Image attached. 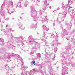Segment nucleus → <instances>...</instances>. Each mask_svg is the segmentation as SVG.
<instances>
[{"label":"nucleus","mask_w":75,"mask_h":75,"mask_svg":"<svg viewBox=\"0 0 75 75\" xmlns=\"http://www.w3.org/2000/svg\"><path fill=\"white\" fill-rule=\"evenodd\" d=\"M31 9L32 10L31 12L32 13V17L33 18L34 21H37L38 19H37L38 17H42L41 20L42 21L44 22L46 21L47 23H48V19L47 18V16H42V13L44 12V9H42V10H40L39 12V16L37 17V15L38 14L37 11L35 10L34 7L33 6H31ZM47 20V21H46Z\"/></svg>","instance_id":"nucleus-1"},{"label":"nucleus","mask_w":75,"mask_h":75,"mask_svg":"<svg viewBox=\"0 0 75 75\" xmlns=\"http://www.w3.org/2000/svg\"><path fill=\"white\" fill-rule=\"evenodd\" d=\"M62 62H63L62 64H63V65L62 66V68H63V69L61 73L62 75H66L67 74H68L67 71L68 68L66 67V65H67V66L69 65V64L67 62L65 59H64Z\"/></svg>","instance_id":"nucleus-2"},{"label":"nucleus","mask_w":75,"mask_h":75,"mask_svg":"<svg viewBox=\"0 0 75 75\" xmlns=\"http://www.w3.org/2000/svg\"><path fill=\"white\" fill-rule=\"evenodd\" d=\"M63 8L64 10H65L66 11H69V14H70V16H73V13H74L73 12L74 10L71 9V7L68 6V5H63Z\"/></svg>","instance_id":"nucleus-3"},{"label":"nucleus","mask_w":75,"mask_h":75,"mask_svg":"<svg viewBox=\"0 0 75 75\" xmlns=\"http://www.w3.org/2000/svg\"><path fill=\"white\" fill-rule=\"evenodd\" d=\"M5 1L7 2V1L8 3V6L10 8L13 7V3L11 1H10V0H4Z\"/></svg>","instance_id":"nucleus-4"},{"label":"nucleus","mask_w":75,"mask_h":75,"mask_svg":"<svg viewBox=\"0 0 75 75\" xmlns=\"http://www.w3.org/2000/svg\"><path fill=\"white\" fill-rule=\"evenodd\" d=\"M29 39L30 40L29 41V42L30 43V42H35V40L34 39V38L32 36H30L29 37H28Z\"/></svg>","instance_id":"nucleus-5"},{"label":"nucleus","mask_w":75,"mask_h":75,"mask_svg":"<svg viewBox=\"0 0 75 75\" xmlns=\"http://www.w3.org/2000/svg\"><path fill=\"white\" fill-rule=\"evenodd\" d=\"M67 12L66 11H63L62 13H59V14H62V16L63 17V18H65L67 16Z\"/></svg>","instance_id":"nucleus-6"},{"label":"nucleus","mask_w":75,"mask_h":75,"mask_svg":"<svg viewBox=\"0 0 75 75\" xmlns=\"http://www.w3.org/2000/svg\"><path fill=\"white\" fill-rule=\"evenodd\" d=\"M58 44V41L57 40H55L52 42V46H54V45Z\"/></svg>","instance_id":"nucleus-7"},{"label":"nucleus","mask_w":75,"mask_h":75,"mask_svg":"<svg viewBox=\"0 0 75 75\" xmlns=\"http://www.w3.org/2000/svg\"><path fill=\"white\" fill-rule=\"evenodd\" d=\"M6 28L7 29V32H11L13 31V30L8 27V25H6Z\"/></svg>","instance_id":"nucleus-8"},{"label":"nucleus","mask_w":75,"mask_h":75,"mask_svg":"<svg viewBox=\"0 0 75 75\" xmlns=\"http://www.w3.org/2000/svg\"><path fill=\"white\" fill-rule=\"evenodd\" d=\"M18 66H19L20 67H21V69H22V72H24V69H25V68H24V67L23 64H19Z\"/></svg>","instance_id":"nucleus-9"},{"label":"nucleus","mask_w":75,"mask_h":75,"mask_svg":"<svg viewBox=\"0 0 75 75\" xmlns=\"http://www.w3.org/2000/svg\"><path fill=\"white\" fill-rule=\"evenodd\" d=\"M14 55V54L13 53H12V54H9V53H6L5 54H4L5 56H6V57H8L9 58H10V56L11 57V56H13Z\"/></svg>","instance_id":"nucleus-10"},{"label":"nucleus","mask_w":75,"mask_h":75,"mask_svg":"<svg viewBox=\"0 0 75 75\" xmlns=\"http://www.w3.org/2000/svg\"><path fill=\"white\" fill-rule=\"evenodd\" d=\"M17 25H18L19 28H21L22 30H24V28H23L22 26V25L21 24V23H18L17 24Z\"/></svg>","instance_id":"nucleus-11"},{"label":"nucleus","mask_w":75,"mask_h":75,"mask_svg":"<svg viewBox=\"0 0 75 75\" xmlns=\"http://www.w3.org/2000/svg\"><path fill=\"white\" fill-rule=\"evenodd\" d=\"M3 28V25H1V31H3L4 33L5 34H7V31H6V30H4V29H3V28Z\"/></svg>","instance_id":"nucleus-12"},{"label":"nucleus","mask_w":75,"mask_h":75,"mask_svg":"<svg viewBox=\"0 0 75 75\" xmlns=\"http://www.w3.org/2000/svg\"><path fill=\"white\" fill-rule=\"evenodd\" d=\"M0 14H1V16L3 17V16H5V12L4 10H3L2 9L0 10Z\"/></svg>","instance_id":"nucleus-13"},{"label":"nucleus","mask_w":75,"mask_h":75,"mask_svg":"<svg viewBox=\"0 0 75 75\" xmlns=\"http://www.w3.org/2000/svg\"><path fill=\"white\" fill-rule=\"evenodd\" d=\"M7 4L8 3H6L5 2H4L3 3V4H2V5L1 6V8H3V7H4V6L6 7H7L8 6V5H7Z\"/></svg>","instance_id":"nucleus-14"},{"label":"nucleus","mask_w":75,"mask_h":75,"mask_svg":"<svg viewBox=\"0 0 75 75\" xmlns=\"http://www.w3.org/2000/svg\"><path fill=\"white\" fill-rule=\"evenodd\" d=\"M43 29L44 31L46 30V31H47L48 30H49V28L46 27L45 25L43 26Z\"/></svg>","instance_id":"nucleus-15"},{"label":"nucleus","mask_w":75,"mask_h":75,"mask_svg":"<svg viewBox=\"0 0 75 75\" xmlns=\"http://www.w3.org/2000/svg\"><path fill=\"white\" fill-rule=\"evenodd\" d=\"M43 36H42L43 38H44V39H46L47 38V36L46 35V33L43 32Z\"/></svg>","instance_id":"nucleus-16"},{"label":"nucleus","mask_w":75,"mask_h":75,"mask_svg":"<svg viewBox=\"0 0 75 75\" xmlns=\"http://www.w3.org/2000/svg\"><path fill=\"white\" fill-rule=\"evenodd\" d=\"M27 74H28V75H34V73L31 71H27Z\"/></svg>","instance_id":"nucleus-17"},{"label":"nucleus","mask_w":75,"mask_h":75,"mask_svg":"<svg viewBox=\"0 0 75 75\" xmlns=\"http://www.w3.org/2000/svg\"><path fill=\"white\" fill-rule=\"evenodd\" d=\"M34 3H35L37 6H38V3H40V0H32Z\"/></svg>","instance_id":"nucleus-18"},{"label":"nucleus","mask_w":75,"mask_h":75,"mask_svg":"<svg viewBox=\"0 0 75 75\" xmlns=\"http://www.w3.org/2000/svg\"><path fill=\"white\" fill-rule=\"evenodd\" d=\"M31 27L32 28H36L37 27V24H36L35 25H32Z\"/></svg>","instance_id":"nucleus-19"},{"label":"nucleus","mask_w":75,"mask_h":75,"mask_svg":"<svg viewBox=\"0 0 75 75\" xmlns=\"http://www.w3.org/2000/svg\"><path fill=\"white\" fill-rule=\"evenodd\" d=\"M44 3L45 6H48L49 4L47 2V0H44Z\"/></svg>","instance_id":"nucleus-20"},{"label":"nucleus","mask_w":75,"mask_h":75,"mask_svg":"<svg viewBox=\"0 0 75 75\" xmlns=\"http://www.w3.org/2000/svg\"><path fill=\"white\" fill-rule=\"evenodd\" d=\"M15 57H16V59H18L19 58H21V59L22 60V59H21V57H19V56L18 55H15Z\"/></svg>","instance_id":"nucleus-21"},{"label":"nucleus","mask_w":75,"mask_h":75,"mask_svg":"<svg viewBox=\"0 0 75 75\" xmlns=\"http://www.w3.org/2000/svg\"><path fill=\"white\" fill-rule=\"evenodd\" d=\"M1 40V39H0V45H2L3 43L4 42V40H3V39H2L1 41H0Z\"/></svg>","instance_id":"nucleus-22"},{"label":"nucleus","mask_w":75,"mask_h":75,"mask_svg":"<svg viewBox=\"0 0 75 75\" xmlns=\"http://www.w3.org/2000/svg\"><path fill=\"white\" fill-rule=\"evenodd\" d=\"M37 55L38 58H40V57H41V54L39 53H37Z\"/></svg>","instance_id":"nucleus-23"},{"label":"nucleus","mask_w":75,"mask_h":75,"mask_svg":"<svg viewBox=\"0 0 75 75\" xmlns=\"http://www.w3.org/2000/svg\"><path fill=\"white\" fill-rule=\"evenodd\" d=\"M67 25L68 27H69L70 28H71L72 27V24L70 23H69V24H67Z\"/></svg>","instance_id":"nucleus-24"},{"label":"nucleus","mask_w":75,"mask_h":75,"mask_svg":"<svg viewBox=\"0 0 75 75\" xmlns=\"http://www.w3.org/2000/svg\"><path fill=\"white\" fill-rule=\"evenodd\" d=\"M26 2L24 3V5L25 7H27V4H28V2H27L26 0H25Z\"/></svg>","instance_id":"nucleus-25"},{"label":"nucleus","mask_w":75,"mask_h":75,"mask_svg":"<svg viewBox=\"0 0 75 75\" xmlns=\"http://www.w3.org/2000/svg\"><path fill=\"white\" fill-rule=\"evenodd\" d=\"M10 38L11 39H12L13 38V35L12 34H11L10 35Z\"/></svg>","instance_id":"nucleus-26"},{"label":"nucleus","mask_w":75,"mask_h":75,"mask_svg":"<svg viewBox=\"0 0 75 75\" xmlns=\"http://www.w3.org/2000/svg\"><path fill=\"white\" fill-rule=\"evenodd\" d=\"M66 33H67V30H65V31H64L63 32H62V34H63V33H64L63 34L65 35V34H66Z\"/></svg>","instance_id":"nucleus-27"},{"label":"nucleus","mask_w":75,"mask_h":75,"mask_svg":"<svg viewBox=\"0 0 75 75\" xmlns=\"http://www.w3.org/2000/svg\"><path fill=\"white\" fill-rule=\"evenodd\" d=\"M57 51H58V49L57 48V47H56L54 49V52L56 53Z\"/></svg>","instance_id":"nucleus-28"},{"label":"nucleus","mask_w":75,"mask_h":75,"mask_svg":"<svg viewBox=\"0 0 75 75\" xmlns=\"http://www.w3.org/2000/svg\"><path fill=\"white\" fill-rule=\"evenodd\" d=\"M31 63L32 64V65H35V61H33V62H32Z\"/></svg>","instance_id":"nucleus-29"},{"label":"nucleus","mask_w":75,"mask_h":75,"mask_svg":"<svg viewBox=\"0 0 75 75\" xmlns=\"http://www.w3.org/2000/svg\"><path fill=\"white\" fill-rule=\"evenodd\" d=\"M54 35L53 34H51V38H54Z\"/></svg>","instance_id":"nucleus-30"},{"label":"nucleus","mask_w":75,"mask_h":75,"mask_svg":"<svg viewBox=\"0 0 75 75\" xmlns=\"http://www.w3.org/2000/svg\"><path fill=\"white\" fill-rule=\"evenodd\" d=\"M21 37H19V38H16V37H14V38H15L16 40H18L19 38H21Z\"/></svg>","instance_id":"nucleus-31"},{"label":"nucleus","mask_w":75,"mask_h":75,"mask_svg":"<svg viewBox=\"0 0 75 75\" xmlns=\"http://www.w3.org/2000/svg\"><path fill=\"white\" fill-rule=\"evenodd\" d=\"M66 39H67V40H69V41H71V42H72V40H71V39H70V38H66Z\"/></svg>","instance_id":"nucleus-32"},{"label":"nucleus","mask_w":75,"mask_h":75,"mask_svg":"<svg viewBox=\"0 0 75 75\" xmlns=\"http://www.w3.org/2000/svg\"><path fill=\"white\" fill-rule=\"evenodd\" d=\"M28 75V73H27V72H24V73H23V75Z\"/></svg>","instance_id":"nucleus-33"},{"label":"nucleus","mask_w":75,"mask_h":75,"mask_svg":"<svg viewBox=\"0 0 75 75\" xmlns=\"http://www.w3.org/2000/svg\"><path fill=\"white\" fill-rule=\"evenodd\" d=\"M45 45L48 47V45H47V42L46 41H45Z\"/></svg>","instance_id":"nucleus-34"},{"label":"nucleus","mask_w":75,"mask_h":75,"mask_svg":"<svg viewBox=\"0 0 75 75\" xmlns=\"http://www.w3.org/2000/svg\"><path fill=\"white\" fill-rule=\"evenodd\" d=\"M64 52H63L61 54V56H62V57H64Z\"/></svg>","instance_id":"nucleus-35"},{"label":"nucleus","mask_w":75,"mask_h":75,"mask_svg":"<svg viewBox=\"0 0 75 75\" xmlns=\"http://www.w3.org/2000/svg\"><path fill=\"white\" fill-rule=\"evenodd\" d=\"M57 34L56 33V35L54 36L55 37V38H58V37L57 36Z\"/></svg>","instance_id":"nucleus-36"},{"label":"nucleus","mask_w":75,"mask_h":75,"mask_svg":"<svg viewBox=\"0 0 75 75\" xmlns=\"http://www.w3.org/2000/svg\"><path fill=\"white\" fill-rule=\"evenodd\" d=\"M7 10H8V11L9 13V15H10V14H11V13H10V11H9V10H8V9Z\"/></svg>","instance_id":"nucleus-37"},{"label":"nucleus","mask_w":75,"mask_h":75,"mask_svg":"<svg viewBox=\"0 0 75 75\" xmlns=\"http://www.w3.org/2000/svg\"><path fill=\"white\" fill-rule=\"evenodd\" d=\"M71 0H69L68 1V4H69L71 3Z\"/></svg>","instance_id":"nucleus-38"},{"label":"nucleus","mask_w":75,"mask_h":75,"mask_svg":"<svg viewBox=\"0 0 75 75\" xmlns=\"http://www.w3.org/2000/svg\"><path fill=\"white\" fill-rule=\"evenodd\" d=\"M64 20V19H62L61 21H63Z\"/></svg>","instance_id":"nucleus-39"},{"label":"nucleus","mask_w":75,"mask_h":75,"mask_svg":"<svg viewBox=\"0 0 75 75\" xmlns=\"http://www.w3.org/2000/svg\"><path fill=\"white\" fill-rule=\"evenodd\" d=\"M15 6H16V7H18V5L16 4H15Z\"/></svg>","instance_id":"nucleus-40"},{"label":"nucleus","mask_w":75,"mask_h":75,"mask_svg":"<svg viewBox=\"0 0 75 75\" xmlns=\"http://www.w3.org/2000/svg\"><path fill=\"white\" fill-rule=\"evenodd\" d=\"M51 8H52V7L51 6H50L49 7V8H50V9H51Z\"/></svg>","instance_id":"nucleus-41"},{"label":"nucleus","mask_w":75,"mask_h":75,"mask_svg":"<svg viewBox=\"0 0 75 75\" xmlns=\"http://www.w3.org/2000/svg\"><path fill=\"white\" fill-rule=\"evenodd\" d=\"M19 6V8H21V5H20Z\"/></svg>","instance_id":"nucleus-42"},{"label":"nucleus","mask_w":75,"mask_h":75,"mask_svg":"<svg viewBox=\"0 0 75 75\" xmlns=\"http://www.w3.org/2000/svg\"><path fill=\"white\" fill-rule=\"evenodd\" d=\"M53 25L54 26H55V23H53Z\"/></svg>","instance_id":"nucleus-43"},{"label":"nucleus","mask_w":75,"mask_h":75,"mask_svg":"<svg viewBox=\"0 0 75 75\" xmlns=\"http://www.w3.org/2000/svg\"><path fill=\"white\" fill-rule=\"evenodd\" d=\"M0 25H1V21L0 20Z\"/></svg>","instance_id":"nucleus-44"},{"label":"nucleus","mask_w":75,"mask_h":75,"mask_svg":"<svg viewBox=\"0 0 75 75\" xmlns=\"http://www.w3.org/2000/svg\"><path fill=\"white\" fill-rule=\"evenodd\" d=\"M28 52V50L25 51V52Z\"/></svg>","instance_id":"nucleus-45"},{"label":"nucleus","mask_w":75,"mask_h":75,"mask_svg":"<svg viewBox=\"0 0 75 75\" xmlns=\"http://www.w3.org/2000/svg\"><path fill=\"white\" fill-rule=\"evenodd\" d=\"M11 13L12 14H13V13H14V11H11Z\"/></svg>","instance_id":"nucleus-46"},{"label":"nucleus","mask_w":75,"mask_h":75,"mask_svg":"<svg viewBox=\"0 0 75 75\" xmlns=\"http://www.w3.org/2000/svg\"><path fill=\"white\" fill-rule=\"evenodd\" d=\"M6 20H9V18H8L6 19Z\"/></svg>","instance_id":"nucleus-47"},{"label":"nucleus","mask_w":75,"mask_h":75,"mask_svg":"<svg viewBox=\"0 0 75 75\" xmlns=\"http://www.w3.org/2000/svg\"><path fill=\"white\" fill-rule=\"evenodd\" d=\"M70 50V49H69L68 48H67V51H68V50Z\"/></svg>","instance_id":"nucleus-48"},{"label":"nucleus","mask_w":75,"mask_h":75,"mask_svg":"<svg viewBox=\"0 0 75 75\" xmlns=\"http://www.w3.org/2000/svg\"><path fill=\"white\" fill-rule=\"evenodd\" d=\"M42 41H45V40H44V39H42Z\"/></svg>","instance_id":"nucleus-49"},{"label":"nucleus","mask_w":75,"mask_h":75,"mask_svg":"<svg viewBox=\"0 0 75 75\" xmlns=\"http://www.w3.org/2000/svg\"><path fill=\"white\" fill-rule=\"evenodd\" d=\"M60 9V8H58L57 9V10H59Z\"/></svg>","instance_id":"nucleus-50"},{"label":"nucleus","mask_w":75,"mask_h":75,"mask_svg":"<svg viewBox=\"0 0 75 75\" xmlns=\"http://www.w3.org/2000/svg\"><path fill=\"white\" fill-rule=\"evenodd\" d=\"M19 41L20 42H22V41H21V40H19Z\"/></svg>","instance_id":"nucleus-51"},{"label":"nucleus","mask_w":75,"mask_h":75,"mask_svg":"<svg viewBox=\"0 0 75 75\" xmlns=\"http://www.w3.org/2000/svg\"><path fill=\"white\" fill-rule=\"evenodd\" d=\"M74 51H75V47H74Z\"/></svg>","instance_id":"nucleus-52"},{"label":"nucleus","mask_w":75,"mask_h":75,"mask_svg":"<svg viewBox=\"0 0 75 75\" xmlns=\"http://www.w3.org/2000/svg\"><path fill=\"white\" fill-rule=\"evenodd\" d=\"M40 72V73H41V72H42V70H41Z\"/></svg>","instance_id":"nucleus-53"},{"label":"nucleus","mask_w":75,"mask_h":75,"mask_svg":"<svg viewBox=\"0 0 75 75\" xmlns=\"http://www.w3.org/2000/svg\"><path fill=\"white\" fill-rule=\"evenodd\" d=\"M2 59H3V60H4V58H2Z\"/></svg>","instance_id":"nucleus-54"},{"label":"nucleus","mask_w":75,"mask_h":75,"mask_svg":"<svg viewBox=\"0 0 75 75\" xmlns=\"http://www.w3.org/2000/svg\"><path fill=\"white\" fill-rule=\"evenodd\" d=\"M51 71H53L52 70H50V72H51Z\"/></svg>","instance_id":"nucleus-55"},{"label":"nucleus","mask_w":75,"mask_h":75,"mask_svg":"<svg viewBox=\"0 0 75 75\" xmlns=\"http://www.w3.org/2000/svg\"><path fill=\"white\" fill-rule=\"evenodd\" d=\"M73 31H74V32L75 33V30L74 31V30H73Z\"/></svg>","instance_id":"nucleus-56"},{"label":"nucleus","mask_w":75,"mask_h":75,"mask_svg":"<svg viewBox=\"0 0 75 75\" xmlns=\"http://www.w3.org/2000/svg\"><path fill=\"white\" fill-rule=\"evenodd\" d=\"M20 19H21V18H21V17H20Z\"/></svg>","instance_id":"nucleus-57"},{"label":"nucleus","mask_w":75,"mask_h":75,"mask_svg":"<svg viewBox=\"0 0 75 75\" xmlns=\"http://www.w3.org/2000/svg\"><path fill=\"white\" fill-rule=\"evenodd\" d=\"M21 14V15H23V14H24V13H22Z\"/></svg>","instance_id":"nucleus-58"},{"label":"nucleus","mask_w":75,"mask_h":75,"mask_svg":"<svg viewBox=\"0 0 75 75\" xmlns=\"http://www.w3.org/2000/svg\"><path fill=\"white\" fill-rule=\"evenodd\" d=\"M1 57H0V60H1V59H1Z\"/></svg>","instance_id":"nucleus-59"},{"label":"nucleus","mask_w":75,"mask_h":75,"mask_svg":"<svg viewBox=\"0 0 75 75\" xmlns=\"http://www.w3.org/2000/svg\"><path fill=\"white\" fill-rule=\"evenodd\" d=\"M42 67H43V66L41 68H42Z\"/></svg>","instance_id":"nucleus-60"},{"label":"nucleus","mask_w":75,"mask_h":75,"mask_svg":"<svg viewBox=\"0 0 75 75\" xmlns=\"http://www.w3.org/2000/svg\"><path fill=\"white\" fill-rule=\"evenodd\" d=\"M4 59H6V57H4Z\"/></svg>","instance_id":"nucleus-61"},{"label":"nucleus","mask_w":75,"mask_h":75,"mask_svg":"<svg viewBox=\"0 0 75 75\" xmlns=\"http://www.w3.org/2000/svg\"><path fill=\"white\" fill-rule=\"evenodd\" d=\"M57 68H58V67H57Z\"/></svg>","instance_id":"nucleus-62"},{"label":"nucleus","mask_w":75,"mask_h":75,"mask_svg":"<svg viewBox=\"0 0 75 75\" xmlns=\"http://www.w3.org/2000/svg\"><path fill=\"white\" fill-rule=\"evenodd\" d=\"M54 58H55V57H54Z\"/></svg>","instance_id":"nucleus-63"},{"label":"nucleus","mask_w":75,"mask_h":75,"mask_svg":"<svg viewBox=\"0 0 75 75\" xmlns=\"http://www.w3.org/2000/svg\"><path fill=\"white\" fill-rule=\"evenodd\" d=\"M75 42V41H74Z\"/></svg>","instance_id":"nucleus-64"}]
</instances>
